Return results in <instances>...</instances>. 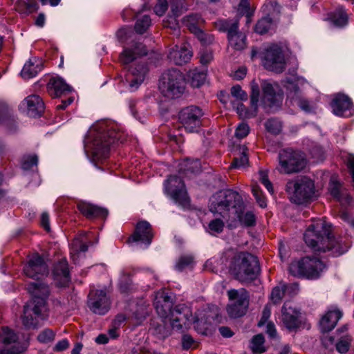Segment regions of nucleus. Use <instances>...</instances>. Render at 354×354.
<instances>
[{
    "label": "nucleus",
    "instance_id": "34",
    "mask_svg": "<svg viewBox=\"0 0 354 354\" xmlns=\"http://www.w3.org/2000/svg\"><path fill=\"white\" fill-rule=\"evenodd\" d=\"M241 294L243 295V296H244V298H245L244 301H246V308H248V306H249L250 296H249L248 292L245 289H244V288H240L238 290L230 289L227 291V296H228L230 301H233L236 304H241L243 303L242 301H243L241 299V296H240Z\"/></svg>",
    "mask_w": 354,
    "mask_h": 354
},
{
    "label": "nucleus",
    "instance_id": "19",
    "mask_svg": "<svg viewBox=\"0 0 354 354\" xmlns=\"http://www.w3.org/2000/svg\"><path fill=\"white\" fill-rule=\"evenodd\" d=\"M153 237L150 223L146 221H139L135 228L134 232L128 239V243H140L147 248L151 243Z\"/></svg>",
    "mask_w": 354,
    "mask_h": 354
},
{
    "label": "nucleus",
    "instance_id": "37",
    "mask_svg": "<svg viewBox=\"0 0 354 354\" xmlns=\"http://www.w3.org/2000/svg\"><path fill=\"white\" fill-rule=\"evenodd\" d=\"M243 207L239 212H234L237 215L241 224L245 227L253 226L256 223V216L252 212H243Z\"/></svg>",
    "mask_w": 354,
    "mask_h": 354
},
{
    "label": "nucleus",
    "instance_id": "7",
    "mask_svg": "<svg viewBox=\"0 0 354 354\" xmlns=\"http://www.w3.org/2000/svg\"><path fill=\"white\" fill-rule=\"evenodd\" d=\"M185 84L183 74L178 69L172 68L162 74L159 87L164 96L175 99L183 94Z\"/></svg>",
    "mask_w": 354,
    "mask_h": 354
},
{
    "label": "nucleus",
    "instance_id": "21",
    "mask_svg": "<svg viewBox=\"0 0 354 354\" xmlns=\"http://www.w3.org/2000/svg\"><path fill=\"white\" fill-rule=\"evenodd\" d=\"M333 113L341 117H350L354 113L353 102L347 95H337L331 102Z\"/></svg>",
    "mask_w": 354,
    "mask_h": 354
},
{
    "label": "nucleus",
    "instance_id": "56",
    "mask_svg": "<svg viewBox=\"0 0 354 354\" xmlns=\"http://www.w3.org/2000/svg\"><path fill=\"white\" fill-rule=\"evenodd\" d=\"M54 339V332L48 328L42 330L37 336V339L41 343H48L53 341Z\"/></svg>",
    "mask_w": 354,
    "mask_h": 354
},
{
    "label": "nucleus",
    "instance_id": "6",
    "mask_svg": "<svg viewBox=\"0 0 354 354\" xmlns=\"http://www.w3.org/2000/svg\"><path fill=\"white\" fill-rule=\"evenodd\" d=\"M243 205L242 197L232 189L221 190L214 194L209 200V210L223 216L230 210L239 212Z\"/></svg>",
    "mask_w": 354,
    "mask_h": 354
},
{
    "label": "nucleus",
    "instance_id": "9",
    "mask_svg": "<svg viewBox=\"0 0 354 354\" xmlns=\"http://www.w3.org/2000/svg\"><path fill=\"white\" fill-rule=\"evenodd\" d=\"M326 268V265L319 259L305 257L293 261L289 266V272L295 277L314 279L318 278Z\"/></svg>",
    "mask_w": 354,
    "mask_h": 354
},
{
    "label": "nucleus",
    "instance_id": "41",
    "mask_svg": "<svg viewBox=\"0 0 354 354\" xmlns=\"http://www.w3.org/2000/svg\"><path fill=\"white\" fill-rule=\"evenodd\" d=\"M264 337L262 334L254 335L251 340L250 348L254 354H260L266 351Z\"/></svg>",
    "mask_w": 354,
    "mask_h": 354
},
{
    "label": "nucleus",
    "instance_id": "30",
    "mask_svg": "<svg viewBox=\"0 0 354 354\" xmlns=\"http://www.w3.org/2000/svg\"><path fill=\"white\" fill-rule=\"evenodd\" d=\"M41 69V62L37 57H32L24 64L21 75L24 79H30L36 76Z\"/></svg>",
    "mask_w": 354,
    "mask_h": 354
},
{
    "label": "nucleus",
    "instance_id": "47",
    "mask_svg": "<svg viewBox=\"0 0 354 354\" xmlns=\"http://www.w3.org/2000/svg\"><path fill=\"white\" fill-rule=\"evenodd\" d=\"M286 295V283H281L272 289L271 300L274 304L279 303Z\"/></svg>",
    "mask_w": 354,
    "mask_h": 354
},
{
    "label": "nucleus",
    "instance_id": "2",
    "mask_svg": "<svg viewBox=\"0 0 354 354\" xmlns=\"http://www.w3.org/2000/svg\"><path fill=\"white\" fill-rule=\"evenodd\" d=\"M330 225L323 219L313 220L304 234L306 243L315 252H331L334 257L342 255L350 248L342 238L335 239L330 236Z\"/></svg>",
    "mask_w": 354,
    "mask_h": 354
},
{
    "label": "nucleus",
    "instance_id": "17",
    "mask_svg": "<svg viewBox=\"0 0 354 354\" xmlns=\"http://www.w3.org/2000/svg\"><path fill=\"white\" fill-rule=\"evenodd\" d=\"M110 300L104 290H95L90 292L88 306L93 313L105 315L110 308Z\"/></svg>",
    "mask_w": 354,
    "mask_h": 354
},
{
    "label": "nucleus",
    "instance_id": "51",
    "mask_svg": "<svg viewBox=\"0 0 354 354\" xmlns=\"http://www.w3.org/2000/svg\"><path fill=\"white\" fill-rule=\"evenodd\" d=\"M252 192L260 207H265L267 205L266 199L260 187L257 185H254L252 187Z\"/></svg>",
    "mask_w": 354,
    "mask_h": 354
},
{
    "label": "nucleus",
    "instance_id": "60",
    "mask_svg": "<svg viewBox=\"0 0 354 354\" xmlns=\"http://www.w3.org/2000/svg\"><path fill=\"white\" fill-rule=\"evenodd\" d=\"M250 132V127L248 124L242 122L239 124L235 131V136L238 138H243Z\"/></svg>",
    "mask_w": 354,
    "mask_h": 354
},
{
    "label": "nucleus",
    "instance_id": "38",
    "mask_svg": "<svg viewBox=\"0 0 354 354\" xmlns=\"http://www.w3.org/2000/svg\"><path fill=\"white\" fill-rule=\"evenodd\" d=\"M329 19L334 25L343 26L347 22V15L342 7H339L335 12L330 14Z\"/></svg>",
    "mask_w": 354,
    "mask_h": 354
},
{
    "label": "nucleus",
    "instance_id": "57",
    "mask_svg": "<svg viewBox=\"0 0 354 354\" xmlns=\"http://www.w3.org/2000/svg\"><path fill=\"white\" fill-rule=\"evenodd\" d=\"M351 339L348 337L341 338L335 344L337 351L340 353H344L348 351L350 346Z\"/></svg>",
    "mask_w": 354,
    "mask_h": 354
},
{
    "label": "nucleus",
    "instance_id": "15",
    "mask_svg": "<svg viewBox=\"0 0 354 354\" xmlns=\"http://www.w3.org/2000/svg\"><path fill=\"white\" fill-rule=\"evenodd\" d=\"M24 274L36 280H39L48 272V266L44 259L39 254L36 253L29 257L27 263L24 266Z\"/></svg>",
    "mask_w": 354,
    "mask_h": 354
},
{
    "label": "nucleus",
    "instance_id": "27",
    "mask_svg": "<svg viewBox=\"0 0 354 354\" xmlns=\"http://www.w3.org/2000/svg\"><path fill=\"white\" fill-rule=\"evenodd\" d=\"M342 317V312L338 308L333 307L328 309L319 321L321 330L324 333L331 330Z\"/></svg>",
    "mask_w": 354,
    "mask_h": 354
},
{
    "label": "nucleus",
    "instance_id": "24",
    "mask_svg": "<svg viewBox=\"0 0 354 354\" xmlns=\"http://www.w3.org/2000/svg\"><path fill=\"white\" fill-rule=\"evenodd\" d=\"M192 57V51L186 44L182 46L176 44L169 50L167 58L170 62L176 65H182L188 62Z\"/></svg>",
    "mask_w": 354,
    "mask_h": 354
},
{
    "label": "nucleus",
    "instance_id": "22",
    "mask_svg": "<svg viewBox=\"0 0 354 354\" xmlns=\"http://www.w3.org/2000/svg\"><path fill=\"white\" fill-rule=\"evenodd\" d=\"M19 109L30 117L40 116L44 111V103L37 95H30L25 98L19 105Z\"/></svg>",
    "mask_w": 354,
    "mask_h": 354
},
{
    "label": "nucleus",
    "instance_id": "53",
    "mask_svg": "<svg viewBox=\"0 0 354 354\" xmlns=\"http://www.w3.org/2000/svg\"><path fill=\"white\" fill-rule=\"evenodd\" d=\"M259 179L260 182L266 187L267 190L272 194L274 189L272 183L268 179V172L266 171L260 170L259 171Z\"/></svg>",
    "mask_w": 354,
    "mask_h": 354
},
{
    "label": "nucleus",
    "instance_id": "33",
    "mask_svg": "<svg viewBox=\"0 0 354 354\" xmlns=\"http://www.w3.org/2000/svg\"><path fill=\"white\" fill-rule=\"evenodd\" d=\"M183 23L190 32H198L204 19L198 14H190L183 19Z\"/></svg>",
    "mask_w": 354,
    "mask_h": 354
},
{
    "label": "nucleus",
    "instance_id": "23",
    "mask_svg": "<svg viewBox=\"0 0 354 354\" xmlns=\"http://www.w3.org/2000/svg\"><path fill=\"white\" fill-rule=\"evenodd\" d=\"M148 69L145 64L131 67L125 75V83L130 91H135L143 82Z\"/></svg>",
    "mask_w": 354,
    "mask_h": 354
},
{
    "label": "nucleus",
    "instance_id": "52",
    "mask_svg": "<svg viewBox=\"0 0 354 354\" xmlns=\"http://www.w3.org/2000/svg\"><path fill=\"white\" fill-rule=\"evenodd\" d=\"M193 263V257L190 255H184L179 258L176 264V269L182 271L185 268L191 266Z\"/></svg>",
    "mask_w": 354,
    "mask_h": 354
},
{
    "label": "nucleus",
    "instance_id": "10",
    "mask_svg": "<svg viewBox=\"0 0 354 354\" xmlns=\"http://www.w3.org/2000/svg\"><path fill=\"white\" fill-rule=\"evenodd\" d=\"M306 84L307 81L304 77L296 76L287 78L284 86L287 91V98L304 111L309 113L314 107L302 94V88Z\"/></svg>",
    "mask_w": 354,
    "mask_h": 354
},
{
    "label": "nucleus",
    "instance_id": "44",
    "mask_svg": "<svg viewBox=\"0 0 354 354\" xmlns=\"http://www.w3.org/2000/svg\"><path fill=\"white\" fill-rule=\"evenodd\" d=\"M236 112L241 118H250L255 117L258 112L257 106H251L248 110L243 103L240 102L237 104Z\"/></svg>",
    "mask_w": 354,
    "mask_h": 354
},
{
    "label": "nucleus",
    "instance_id": "4",
    "mask_svg": "<svg viewBox=\"0 0 354 354\" xmlns=\"http://www.w3.org/2000/svg\"><path fill=\"white\" fill-rule=\"evenodd\" d=\"M153 304L158 314L167 318L172 329L176 331L183 332L198 321L185 304H178L172 308V299L164 292L158 293Z\"/></svg>",
    "mask_w": 354,
    "mask_h": 354
},
{
    "label": "nucleus",
    "instance_id": "35",
    "mask_svg": "<svg viewBox=\"0 0 354 354\" xmlns=\"http://www.w3.org/2000/svg\"><path fill=\"white\" fill-rule=\"evenodd\" d=\"M187 76L192 86L198 88L204 84L207 75L204 71L194 68L188 72Z\"/></svg>",
    "mask_w": 354,
    "mask_h": 354
},
{
    "label": "nucleus",
    "instance_id": "25",
    "mask_svg": "<svg viewBox=\"0 0 354 354\" xmlns=\"http://www.w3.org/2000/svg\"><path fill=\"white\" fill-rule=\"evenodd\" d=\"M147 53V48L142 43L135 42L130 47L125 48L120 55V62L125 65L137 57Z\"/></svg>",
    "mask_w": 354,
    "mask_h": 354
},
{
    "label": "nucleus",
    "instance_id": "64",
    "mask_svg": "<svg viewBox=\"0 0 354 354\" xmlns=\"http://www.w3.org/2000/svg\"><path fill=\"white\" fill-rule=\"evenodd\" d=\"M346 165L351 175L354 186V155L349 154L346 158Z\"/></svg>",
    "mask_w": 354,
    "mask_h": 354
},
{
    "label": "nucleus",
    "instance_id": "29",
    "mask_svg": "<svg viewBox=\"0 0 354 354\" xmlns=\"http://www.w3.org/2000/svg\"><path fill=\"white\" fill-rule=\"evenodd\" d=\"M77 208L83 215L88 218H106L108 215L106 209L86 202L79 203Z\"/></svg>",
    "mask_w": 354,
    "mask_h": 354
},
{
    "label": "nucleus",
    "instance_id": "12",
    "mask_svg": "<svg viewBox=\"0 0 354 354\" xmlns=\"http://www.w3.org/2000/svg\"><path fill=\"white\" fill-rule=\"evenodd\" d=\"M165 191L179 205L183 207L189 206V198L180 177L170 176L165 183Z\"/></svg>",
    "mask_w": 354,
    "mask_h": 354
},
{
    "label": "nucleus",
    "instance_id": "11",
    "mask_svg": "<svg viewBox=\"0 0 354 354\" xmlns=\"http://www.w3.org/2000/svg\"><path fill=\"white\" fill-rule=\"evenodd\" d=\"M263 66L271 71L282 73L286 68L285 55L281 46L271 44L260 53Z\"/></svg>",
    "mask_w": 354,
    "mask_h": 354
},
{
    "label": "nucleus",
    "instance_id": "31",
    "mask_svg": "<svg viewBox=\"0 0 354 354\" xmlns=\"http://www.w3.org/2000/svg\"><path fill=\"white\" fill-rule=\"evenodd\" d=\"M227 38L230 45L236 50H242L246 46V36L236 29V26L230 30Z\"/></svg>",
    "mask_w": 354,
    "mask_h": 354
},
{
    "label": "nucleus",
    "instance_id": "36",
    "mask_svg": "<svg viewBox=\"0 0 354 354\" xmlns=\"http://www.w3.org/2000/svg\"><path fill=\"white\" fill-rule=\"evenodd\" d=\"M201 171V163L198 160H192L186 159L180 164L179 172L180 174H187L188 173L196 174Z\"/></svg>",
    "mask_w": 354,
    "mask_h": 354
},
{
    "label": "nucleus",
    "instance_id": "63",
    "mask_svg": "<svg viewBox=\"0 0 354 354\" xmlns=\"http://www.w3.org/2000/svg\"><path fill=\"white\" fill-rule=\"evenodd\" d=\"M271 315V309L268 305H266L262 312V315L260 320L258 322L259 326H263L268 320Z\"/></svg>",
    "mask_w": 354,
    "mask_h": 354
},
{
    "label": "nucleus",
    "instance_id": "39",
    "mask_svg": "<svg viewBox=\"0 0 354 354\" xmlns=\"http://www.w3.org/2000/svg\"><path fill=\"white\" fill-rule=\"evenodd\" d=\"M248 148L245 146L240 147L239 155L234 158L231 167H243L248 163Z\"/></svg>",
    "mask_w": 354,
    "mask_h": 354
},
{
    "label": "nucleus",
    "instance_id": "58",
    "mask_svg": "<svg viewBox=\"0 0 354 354\" xmlns=\"http://www.w3.org/2000/svg\"><path fill=\"white\" fill-rule=\"evenodd\" d=\"M340 187L341 185L338 181L334 180L330 181L328 190L330 194L338 201H340Z\"/></svg>",
    "mask_w": 354,
    "mask_h": 354
},
{
    "label": "nucleus",
    "instance_id": "43",
    "mask_svg": "<svg viewBox=\"0 0 354 354\" xmlns=\"http://www.w3.org/2000/svg\"><path fill=\"white\" fill-rule=\"evenodd\" d=\"M151 24V20L149 15H145L138 17L136 24L135 30L139 34L144 33Z\"/></svg>",
    "mask_w": 354,
    "mask_h": 354
},
{
    "label": "nucleus",
    "instance_id": "32",
    "mask_svg": "<svg viewBox=\"0 0 354 354\" xmlns=\"http://www.w3.org/2000/svg\"><path fill=\"white\" fill-rule=\"evenodd\" d=\"M240 296H241V299L243 301L241 304L230 301V304L227 305V311L230 317H239L244 315L247 312L248 308H246V301H244V296L241 294Z\"/></svg>",
    "mask_w": 354,
    "mask_h": 354
},
{
    "label": "nucleus",
    "instance_id": "45",
    "mask_svg": "<svg viewBox=\"0 0 354 354\" xmlns=\"http://www.w3.org/2000/svg\"><path fill=\"white\" fill-rule=\"evenodd\" d=\"M215 27L221 32H227L229 36V32L232 29L234 26H236V29H238V22L232 21L228 19H218L214 22Z\"/></svg>",
    "mask_w": 354,
    "mask_h": 354
},
{
    "label": "nucleus",
    "instance_id": "5",
    "mask_svg": "<svg viewBox=\"0 0 354 354\" xmlns=\"http://www.w3.org/2000/svg\"><path fill=\"white\" fill-rule=\"evenodd\" d=\"M27 290L33 297L24 306L21 321L26 328H35L39 320L47 316L46 299L49 295V289L44 283L32 282L28 285Z\"/></svg>",
    "mask_w": 354,
    "mask_h": 354
},
{
    "label": "nucleus",
    "instance_id": "13",
    "mask_svg": "<svg viewBox=\"0 0 354 354\" xmlns=\"http://www.w3.org/2000/svg\"><path fill=\"white\" fill-rule=\"evenodd\" d=\"M203 110L196 106H189L180 110L178 120L185 129L190 133L197 131L202 124Z\"/></svg>",
    "mask_w": 354,
    "mask_h": 354
},
{
    "label": "nucleus",
    "instance_id": "48",
    "mask_svg": "<svg viewBox=\"0 0 354 354\" xmlns=\"http://www.w3.org/2000/svg\"><path fill=\"white\" fill-rule=\"evenodd\" d=\"M225 223L221 218L212 220L208 224V231L212 235H216L223 232Z\"/></svg>",
    "mask_w": 354,
    "mask_h": 354
},
{
    "label": "nucleus",
    "instance_id": "50",
    "mask_svg": "<svg viewBox=\"0 0 354 354\" xmlns=\"http://www.w3.org/2000/svg\"><path fill=\"white\" fill-rule=\"evenodd\" d=\"M38 163V157L37 155H28L24 156L21 162V167L24 169L28 170L32 168L33 166H37Z\"/></svg>",
    "mask_w": 354,
    "mask_h": 354
},
{
    "label": "nucleus",
    "instance_id": "49",
    "mask_svg": "<svg viewBox=\"0 0 354 354\" xmlns=\"http://www.w3.org/2000/svg\"><path fill=\"white\" fill-rule=\"evenodd\" d=\"M251 94H250V105L251 106H257L259 100V86L255 80H252L250 83Z\"/></svg>",
    "mask_w": 354,
    "mask_h": 354
},
{
    "label": "nucleus",
    "instance_id": "14",
    "mask_svg": "<svg viewBox=\"0 0 354 354\" xmlns=\"http://www.w3.org/2000/svg\"><path fill=\"white\" fill-rule=\"evenodd\" d=\"M292 200L297 204H302L315 197L314 182L306 176L299 178L294 185Z\"/></svg>",
    "mask_w": 354,
    "mask_h": 354
},
{
    "label": "nucleus",
    "instance_id": "20",
    "mask_svg": "<svg viewBox=\"0 0 354 354\" xmlns=\"http://www.w3.org/2000/svg\"><path fill=\"white\" fill-rule=\"evenodd\" d=\"M18 339L17 334L8 327H2L0 330V353L5 354H21L22 350L16 345L8 348L12 343H16Z\"/></svg>",
    "mask_w": 354,
    "mask_h": 354
},
{
    "label": "nucleus",
    "instance_id": "3",
    "mask_svg": "<svg viewBox=\"0 0 354 354\" xmlns=\"http://www.w3.org/2000/svg\"><path fill=\"white\" fill-rule=\"evenodd\" d=\"M221 261L229 272L241 282L255 279L260 270L257 258L247 252L228 249L224 252Z\"/></svg>",
    "mask_w": 354,
    "mask_h": 354
},
{
    "label": "nucleus",
    "instance_id": "16",
    "mask_svg": "<svg viewBox=\"0 0 354 354\" xmlns=\"http://www.w3.org/2000/svg\"><path fill=\"white\" fill-rule=\"evenodd\" d=\"M281 322L289 330H296L302 325L301 312L292 304L285 302L281 309Z\"/></svg>",
    "mask_w": 354,
    "mask_h": 354
},
{
    "label": "nucleus",
    "instance_id": "62",
    "mask_svg": "<svg viewBox=\"0 0 354 354\" xmlns=\"http://www.w3.org/2000/svg\"><path fill=\"white\" fill-rule=\"evenodd\" d=\"M322 342L323 346L328 349L332 350L335 346V338L329 335H324L322 337Z\"/></svg>",
    "mask_w": 354,
    "mask_h": 354
},
{
    "label": "nucleus",
    "instance_id": "46",
    "mask_svg": "<svg viewBox=\"0 0 354 354\" xmlns=\"http://www.w3.org/2000/svg\"><path fill=\"white\" fill-rule=\"evenodd\" d=\"M266 130L272 134H279L282 128L281 121L276 118L268 119L265 123Z\"/></svg>",
    "mask_w": 354,
    "mask_h": 354
},
{
    "label": "nucleus",
    "instance_id": "55",
    "mask_svg": "<svg viewBox=\"0 0 354 354\" xmlns=\"http://www.w3.org/2000/svg\"><path fill=\"white\" fill-rule=\"evenodd\" d=\"M231 95L238 100L246 101L248 100L247 93L239 85H235L232 87Z\"/></svg>",
    "mask_w": 354,
    "mask_h": 354
},
{
    "label": "nucleus",
    "instance_id": "1",
    "mask_svg": "<svg viewBox=\"0 0 354 354\" xmlns=\"http://www.w3.org/2000/svg\"><path fill=\"white\" fill-rule=\"evenodd\" d=\"M127 134L122 127L111 120H101L93 124L88 131L93 156L97 160L108 158L111 147L115 143H123Z\"/></svg>",
    "mask_w": 354,
    "mask_h": 354
},
{
    "label": "nucleus",
    "instance_id": "42",
    "mask_svg": "<svg viewBox=\"0 0 354 354\" xmlns=\"http://www.w3.org/2000/svg\"><path fill=\"white\" fill-rule=\"evenodd\" d=\"M274 26L273 21L269 17H262L256 24L255 31L259 34H264L267 32L269 30L272 28Z\"/></svg>",
    "mask_w": 354,
    "mask_h": 354
},
{
    "label": "nucleus",
    "instance_id": "28",
    "mask_svg": "<svg viewBox=\"0 0 354 354\" xmlns=\"http://www.w3.org/2000/svg\"><path fill=\"white\" fill-rule=\"evenodd\" d=\"M48 93L53 97H59L71 92L72 88L61 77L50 79L47 85Z\"/></svg>",
    "mask_w": 354,
    "mask_h": 354
},
{
    "label": "nucleus",
    "instance_id": "61",
    "mask_svg": "<svg viewBox=\"0 0 354 354\" xmlns=\"http://www.w3.org/2000/svg\"><path fill=\"white\" fill-rule=\"evenodd\" d=\"M168 8L167 0H158L154 7V12L158 16H162Z\"/></svg>",
    "mask_w": 354,
    "mask_h": 354
},
{
    "label": "nucleus",
    "instance_id": "26",
    "mask_svg": "<svg viewBox=\"0 0 354 354\" xmlns=\"http://www.w3.org/2000/svg\"><path fill=\"white\" fill-rule=\"evenodd\" d=\"M53 277L57 286H66L71 280L68 263L65 259L55 264L53 270Z\"/></svg>",
    "mask_w": 354,
    "mask_h": 354
},
{
    "label": "nucleus",
    "instance_id": "40",
    "mask_svg": "<svg viewBox=\"0 0 354 354\" xmlns=\"http://www.w3.org/2000/svg\"><path fill=\"white\" fill-rule=\"evenodd\" d=\"M88 250V245L80 239H75L71 244V255L74 261L76 260V256L80 252H84Z\"/></svg>",
    "mask_w": 354,
    "mask_h": 354
},
{
    "label": "nucleus",
    "instance_id": "54",
    "mask_svg": "<svg viewBox=\"0 0 354 354\" xmlns=\"http://www.w3.org/2000/svg\"><path fill=\"white\" fill-rule=\"evenodd\" d=\"M259 179L260 182L266 187L267 190L272 194L274 189L272 183L268 179V172L266 171L260 170L259 171Z\"/></svg>",
    "mask_w": 354,
    "mask_h": 354
},
{
    "label": "nucleus",
    "instance_id": "8",
    "mask_svg": "<svg viewBox=\"0 0 354 354\" xmlns=\"http://www.w3.org/2000/svg\"><path fill=\"white\" fill-rule=\"evenodd\" d=\"M277 169L280 174H290L301 171L306 165L303 153L292 148H286L278 153Z\"/></svg>",
    "mask_w": 354,
    "mask_h": 354
},
{
    "label": "nucleus",
    "instance_id": "18",
    "mask_svg": "<svg viewBox=\"0 0 354 354\" xmlns=\"http://www.w3.org/2000/svg\"><path fill=\"white\" fill-rule=\"evenodd\" d=\"M263 91L262 103L266 106L274 107L280 106L283 93L277 84L264 81L261 84Z\"/></svg>",
    "mask_w": 354,
    "mask_h": 354
},
{
    "label": "nucleus",
    "instance_id": "59",
    "mask_svg": "<svg viewBox=\"0 0 354 354\" xmlns=\"http://www.w3.org/2000/svg\"><path fill=\"white\" fill-rule=\"evenodd\" d=\"M194 35H196L198 39L203 44H211L214 41V37L212 35H208L202 31L201 28H198V32H193Z\"/></svg>",
    "mask_w": 354,
    "mask_h": 354
}]
</instances>
